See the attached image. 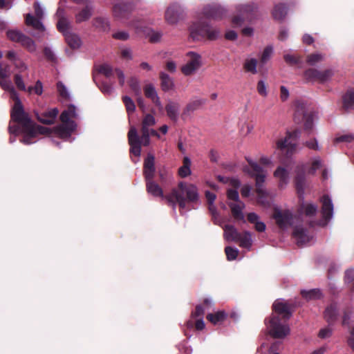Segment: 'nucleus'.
Wrapping results in <instances>:
<instances>
[{
    "mask_svg": "<svg viewBox=\"0 0 354 354\" xmlns=\"http://www.w3.org/2000/svg\"><path fill=\"white\" fill-rule=\"evenodd\" d=\"M58 113V109L57 108H53L41 113H37V118L39 121L44 124H51L54 123Z\"/></svg>",
    "mask_w": 354,
    "mask_h": 354,
    "instance_id": "nucleus-29",
    "label": "nucleus"
},
{
    "mask_svg": "<svg viewBox=\"0 0 354 354\" xmlns=\"http://www.w3.org/2000/svg\"><path fill=\"white\" fill-rule=\"evenodd\" d=\"M306 166L304 164L297 165L295 173V186L299 201L301 202L300 209L307 216H315L317 212V206L313 203H304V189L306 186L305 173Z\"/></svg>",
    "mask_w": 354,
    "mask_h": 354,
    "instance_id": "nucleus-7",
    "label": "nucleus"
},
{
    "mask_svg": "<svg viewBox=\"0 0 354 354\" xmlns=\"http://www.w3.org/2000/svg\"><path fill=\"white\" fill-rule=\"evenodd\" d=\"M257 90L258 93L262 97H266L268 95L267 85L264 80H261L258 82Z\"/></svg>",
    "mask_w": 354,
    "mask_h": 354,
    "instance_id": "nucleus-59",
    "label": "nucleus"
},
{
    "mask_svg": "<svg viewBox=\"0 0 354 354\" xmlns=\"http://www.w3.org/2000/svg\"><path fill=\"white\" fill-rule=\"evenodd\" d=\"M154 156L152 154H148L144 162V176L145 180L153 178L155 175Z\"/></svg>",
    "mask_w": 354,
    "mask_h": 354,
    "instance_id": "nucleus-28",
    "label": "nucleus"
},
{
    "mask_svg": "<svg viewBox=\"0 0 354 354\" xmlns=\"http://www.w3.org/2000/svg\"><path fill=\"white\" fill-rule=\"evenodd\" d=\"M335 74L333 68H327L324 71H320V83H324L329 81Z\"/></svg>",
    "mask_w": 354,
    "mask_h": 354,
    "instance_id": "nucleus-53",
    "label": "nucleus"
},
{
    "mask_svg": "<svg viewBox=\"0 0 354 354\" xmlns=\"http://www.w3.org/2000/svg\"><path fill=\"white\" fill-rule=\"evenodd\" d=\"M343 107L346 111L354 109V88L348 90L342 97Z\"/></svg>",
    "mask_w": 354,
    "mask_h": 354,
    "instance_id": "nucleus-36",
    "label": "nucleus"
},
{
    "mask_svg": "<svg viewBox=\"0 0 354 354\" xmlns=\"http://www.w3.org/2000/svg\"><path fill=\"white\" fill-rule=\"evenodd\" d=\"M185 6L178 2H173L167 8L165 12V21L169 25H176L183 18Z\"/></svg>",
    "mask_w": 354,
    "mask_h": 354,
    "instance_id": "nucleus-15",
    "label": "nucleus"
},
{
    "mask_svg": "<svg viewBox=\"0 0 354 354\" xmlns=\"http://www.w3.org/2000/svg\"><path fill=\"white\" fill-rule=\"evenodd\" d=\"M204 313H205V312H204V308H203V306L201 305L197 306L196 307L195 310L194 312H192V319L187 322V324H186L187 327L188 328H192L194 326V324L192 319H194V318L198 319L201 317L203 318Z\"/></svg>",
    "mask_w": 354,
    "mask_h": 354,
    "instance_id": "nucleus-49",
    "label": "nucleus"
},
{
    "mask_svg": "<svg viewBox=\"0 0 354 354\" xmlns=\"http://www.w3.org/2000/svg\"><path fill=\"white\" fill-rule=\"evenodd\" d=\"M165 111L168 118L173 122H176L179 118L180 104L177 102L169 100L165 106Z\"/></svg>",
    "mask_w": 354,
    "mask_h": 354,
    "instance_id": "nucleus-27",
    "label": "nucleus"
},
{
    "mask_svg": "<svg viewBox=\"0 0 354 354\" xmlns=\"http://www.w3.org/2000/svg\"><path fill=\"white\" fill-rule=\"evenodd\" d=\"M226 317L227 313L224 311H217L215 313H209L207 315V319L214 325L222 323Z\"/></svg>",
    "mask_w": 354,
    "mask_h": 354,
    "instance_id": "nucleus-40",
    "label": "nucleus"
},
{
    "mask_svg": "<svg viewBox=\"0 0 354 354\" xmlns=\"http://www.w3.org/2000/svg\"><path fill=\"white\" fill-rule=\"evenodd\" d=\"M191 160L189 157L185 156L183 158V165L179 168L178 174L182 178H185L191 174Z\"/></svg>",
    "mask_w": 354,
    "mask_h": 354,
    "instance_id": "nucleus-43",
    "label": "nucleus"
},
{
    "mask_svg": "<svg viewBox=\"0 0 354 354\" xmlns=\"http://www.w3.org/2000/svg\"><path fill=\"white\" fill-rule=\"evenodd\" d=\"M93 26L102 31H109L110 30V23L106 17H96L93 19Z\"/></svg>",
    "mask_w": 354,
    "mask_h": 354,
    "instance_id": "nucleus-42",
    "label": "nucleus"
},
{
    "mask_svg": "<svg viewBox=\"0 0 354 354\" xmlns=\"http://www.w3.org/2000/svg\"><path fill=\"white\" fill-rule=\"evenodd\" d=\"M57 90L59 96L62 99L68 101L71 100L72 97L68 91V88L65 86V84L62 82H58L57 83Z\"/></svg>",
    "mask_w": 354,
    "mask_h": 354,
    "instance_id": "nucleus-46",
    "label": "nucleus"
},
{
    "mask_svg": "<svg viewBox=\"0 0 354 354\" xmlns=\"http://www.w3.org/2000/svg\"><path fill=\"white\" fill-rule=\"evenodd\" d=\"M247 161L250 166L251 170H249L247 168L244 170L245 171L248 172L251 176L255 177L256 192L258 194V201L262 205H266L267 203L266 196L268 193L263 186V183L267 176V171L251 158H247Z\"/></svg>",
    "mask_w": 354,
    "mask_h": 354,
    "instance_id": "nucleus-8",
    "label": "nucleus"
},
{
    "mask_svg": "<svg viewBox=\"0 0 354 354\" xmlns=\"http://www.w3.org/2000/svg\"><path fill=\"white\" fill-rule=\"evenodd\" d=\"M300 136L301 132L299 130H295L292 132L288 131L284 138H281L277 142V149L281 151V153H286L287 157L291 156L296 150Z\"/></svg>",
    "mask_w": 354,
    "mask_h": 354,
    "instance_id": "nucleus-13",
    "label": "nucleus"
},
{
    "mask_svg": "<svg viewBox=\"0 0 354 354\" xmlns=\"http://www.w3.org/2000/svg\"><path fill=\"white\" fill-rule=\"evenodd\" d=\"M239 245L242 248L250 249L252 244V234L250 232H245L243 234H240Z\"/></svg>",
    "mask_w": 354,
    "mask_h": 354,
    "instance_id": "nucleus-45",
    "label": "nucleus"
},
{
    "mask_svg": "<svg viewBox=\"0 0 354 354\" xmlns=\"http://www.w3.org/2000/svg\"><path fill=\"white\" fill-rule=\"evenodd\" d=\"M56 17L58 19L57 27L65 37L68 45L72 48H78L81 46V39L79 36L70 31L71 25L68 19L64 15V10L59 7L56 12Z\"/></svg>",
    "mask_w": 354,
    "mask_h": 354,
    "instance_id": "nucleus-10",
    "label": "nucleus"
},
{
    "mask_svg": "<svg viewBox=\"0 0 354 354\" xmlns=\"http://www.w3.org/2000/svg\"><path fill=\"white\" fill-rule=\"evenodd\" d=\"M6 58L14 64L16 62L19 61L20 57L14 50H8L6 53Z\"/></svg>",
    "mask_w": 354,
    "mask_h": 354,
    "instance_id": "nucleus-63",
    "label": "nucleus"
},
{
    "mask_svg": "<svg viewBox=\"0 0 354 354\" xmlns=\"http://www.w3.org/2000/svg\"><path fill=\"white\" fill-rule=\"evenodd\" d=\"M228 205L231 209L232 216L234 218L245 222L244 214L243 213V210L245 208V204L243 202H230Z\"/></svg>",
    "mask_w": 354,
    "mask_h": 354,
    "instance_id": "nucleus-31",
    "label": "nucleus"
},
{
    "mask_svg": "<svg viewBox=\"0 0 354 354\" xmlns=\"http://www.w3.org/2000/svg\"><path fill=\"white\" fill-rule=\"evenodd\" d=\"M8 130L9 133L11 134L9 141L10 143H13L16 140V136L21 132V129H20L17 125H12L10 124Z\"/></svg>",
    "mask_w": 354,
    "mask_h": 354,
    "instance_id": "nucleus-57",
    "label": "nucleus"
},
{
    "mask_svg": "<svg viewBox=\"0 0 354 354\" xmlns=\"http://www.w3.org/2000/svg\"><path fill=\"white\" fill-rule=\"evenodd\" d=\"M273 51L274 50L272 46H268L265 48L260 58L261 64H265L270 60L273 54Z\"/></svg>",
    "mask_w": 354,
    "mask_h": 354,
    "instance_id": "nucleus-50",
    "label": "nucleus"
},
{
    "mask_svg": "<svg viewBox=\"0 0 354 354\" xmlns=\"http://www.w3.org/2000/svg\"><path fill=\"white\" fill-rule=\"evenodd\" d=\"M193 21L189 28L190 37L194 41H202L208 39L210 41L217 39L220 36V30L218 28L212 26L209 23L200 19Z\"/></svg>",
    "mask_w": 354,
    "mask_h": 354,
    "instance_id": "nucleus-6",
    "label": "nucleus"
},
{
    "mask_svg": "<svg viewBox=\"0 0 354 354\" xmlns=\"http://www.w3.org/2000/svg\"><path fill=\"white\" fill-rule=\"evenodd\" d=\"M35 14L28 13L25 17V24L28 27L32 28L37 33H32L35 37L44 36L46 28L43 24L45 17V9L39 1L34 3Z\"/></svg>",
    "mask_w": 354,
    "mask_h": 354,
    "instance_id": "nucleus-9",
    "label": "nucleus"
},
{
    "mask_svg": "<svg viewBox=\"0 0 354 354\" xmlns=\"http://www.w3.org/2000/svg\"><path fill=\"white\" fill-rule=\"evenodd\" d=\"M187 63L181 67V71L185 76L194 74L202 66V57L194 51L186 53Z\"/></svg>",
    "mask_w": 354,
    "mask_h": 354,
    "instance_id": "nucleus-14",
    "label": "nucleus"
},
{
    "mask_svg": "<svg viewBox=\"0 0 354 354\" xmlns=\"http://www.w3.org/2000/svg\"><path fill=\"white\" fill-rule=\"evenodd\" d=\"M15 83L17 86V87L21 90V91H26V87L24 82L22 75L19 73H17L14 77Z\"/></svg>",
    "mask_w": 354,
    "mask_h": 354,
    "instance_id": "nucleus-62",
    "label": "nucleus"
},
{
    "mask_svg": "<svg viewBox=\"0 0 354 354\" xmlns=\"http://www.w3.org/2000/svg\"><path fill=\"white\" fill-rule=\"evenodd\" d=\"M10 97L15 101L11 111V119L21 126L24 134L21 142L25 145H30L36 142L35 138L39 134H46L49 129L39 125H35L28 115L24 111L19 94L17 91L9 93Z\"/></svg>",
    "mask_w": 354,
    "mask_h": 354,
    "instance_id": "nucleus-1",
    "label": "nucleus"
},
{
    "mask_svg": "<svg viewBox=\"0 0 354 354\" xmlns=\"http://www.w3.org/2000/svg\"><path fill=\"white\" fill-rule=\"evenodd\" d=\"M274 176L279 180V186L281 188L285 187L289 183L290 173L283 167H279L275 170Z\"/></svg>",
    "mask_w": 354,
    "mask_h": 354,
    "instance_id": "nucleus-30",
    "label": "nucleus"
},
{
    "mask_svg": "<svg viewBox=\"0 0 354 354\" xmlns=\"http://www.w3.org/2000/svg\"><path fill=\"white\" fill-rule=\"evenodd\" d=\"M144 92L145 96L152 101L158 107V110L162 111L163 106L160 100L155 86L152 84H148L145 86Z\"/></svg>",
    "mask_w": 354,
    "mask_h": 354,
    "instance_id": "nucleus-24",
    "label": "nucleus"
},
{
    "mask_svg": "<svg viewBox=\"0 0 354 354\" xmlns=\"http://www.w3.org/2000/svg\"><path fill=\"white\" fill-rule=\"evenodd\" d=\"M296 114L303 116L304 131L308 135L312 133L315 127V121L318 119L317 113L310 109L306 102L298 101L296 105Z\"/></svg>",
    "mask_w": 354,
    "mask_h": 354,
    "instance_id": "nucleus-11",
    "label": "nucleus"
},
{
    "mask_svg": "<svg viewBox=\"0 0 354 354\" xmlns=\"http://www.w3.org/2000/svg\"><path fill=\"white\" fill-rule=\"evenodd\" d=\"M346 343L352 351L354 352V324L349 331V335L347 337Z\"/></svg>",
    "mask_w": 354,
    "mask_h": 354,
    "instance_id": "nucleus-64",
    "label": "nucleus"
},
{
    "mask_svg": "<svg viewBox=\"0 0 354 354\" xmlns=\"http://www.w3.org/2000/svg\"><path fill=\"white\" fill-rule=\"evenodd\" d=\"M237 15L234 16L232 22L234 26H241L244 21H251L254 19L257 6L254 2L238 4L235 7Z\"/></svg>",
    "mask_w": 354,
    "mask_h": 354,
    "instance_id": "nucleus-12",
    "label": "nucleus"
},
{
    "mask_svg": "<svg viewBox=\"0 0 354 354\" xmlns=\"http://www.w3.org/2000/svg\"><path fill=\"white\" fill-rule=\"evenodd\" d=\"M133 10L131 3H117L113 6V14L118 20L127 19Z\"/></svg>",
    "mask_w": 354,
    "mask_h": 354,
    "instance_id": "nucleus-22",
    "label": "nucleus"
},
{
    "mask_svg": "<svg viewBox=\"0 0 354 354\" xmlns=\"http://www.w3.org/2000/svg\"><path fill=\"white\" fill-rule=\"evenodd\" d=\"M322 203V218L319 221V225L324 226L333 217V203L331 198L328 195H324L320 198Z\"/></svg>",
    "mask_w": 354,
    "mask_h": 354,
    "instance_id": "nucleus-19",
    "label": "nucleus"
},
{
    "mask_svg": "<svg viewBox=\"0 0 354 354\" xmlns=\"http://www.w3.org/2000/svg\"><path fill=\"white\" fill-rule=\"evenodd\" d=\"M131 26L135 28L137 32H146L149 40L152 43L158 42L162 36V34L160 31H155L152 29L148 30L147 32L141 25L138 24L137 22H132Z\"/></svg>",
    "mask_w": 354,
    "mask_h": 354,
    "instance_id": "nucleus-25",
    "label": "nucleus"
},
{
    "mask_svg": "<svg viewBox=\"0 0 354 354\" xmlns=\"http://www.w3.org/2000/svg\"><path fill=\"white\" fill-rule=\"evenodd\" d=\"M301 294L306 300H313L319 299L322 293L319 289H311L309 290H303Z\"/></svg>",
    "mask_w": 354,
    "mask_h": 354,
    "instance_id": "nucleus-48",
    "label": "nucleus"
},
{
    "mask_svg": "<svg viewBox=\"0 0 354 354\" xmlns=\"http://www.w3.org/2000/svg\"><path fill=\"white\" fill-rule=\"evenodd\" d=\"M92 1L93 0H73V1L75 3L85 5V7L80 10L75 15V20L77 23H81L90 19L93 14V10Z\"/></svg>",
    "mask_w": 354,
    "mask_h": 354,
    "instance_id": "nucleus-21",
    "label": "nucleus"
},
{
    "mask_svg": "<svg viewBox=\"0 0 354 354\" xmlns=\"http://www.w3.org/2000/svg\"><path fill=\"white\" fill-rule=\"evenodd\" d=\"M28 91L29 93L34 92L35 94L38 95H41L43 93V85L40 80H37L34 86H29L28 88Z\"/></svg>",
    "mask_w": 354,
    "mask_h": 354,
    "instance_id": "nucleus-61",
    "label": "nucleus"
},
{
    "mask_svg": "<svg viewBox=\"0 0 354 354\" xmlns=\"http://www.w3.org/2000/svg\"><path fill=\"white\" fill-rule=\"evenodd\" d=\"M129 84L135 95L140 96L141 95V88L139 80L136 77H131L129 80Z\"/></svg>",
    "mask_w": 354,
    "mask_h": 354,
    "instance_id": "nucleus-52",
    "label": "nucleus"
},
{
    "mask_svg": "<svg viewBox=\"0 0 354 354\" xmlns=\"http://www.w3.org/2000/svg\"><path fill=\"white\" fill-rule=\"evenodd\" d=\"M283 59L290 65H300L302 64V57L297 54L285 53Z\"/></svg>",
    "mask_w": 354,
    "mask_h": 354,
    "instance_id": "nucleus-47",
    "label": "nucleus"
},
{
    "mask_svg": "<svg viewBox=\"0 0 354 354\" xmlns=\"http://www.w3.org/2000/svg\"><path fill=\"white\" fill-rule=\"evenodd\" d=\"M322 167V160L319 157H315L313 158L312 165L308 169V173L314 174L316 171Z\"/></svg>",
    "mask_w": 354,
    "mask_h": 354,
    "instance_id": "nucleus-60",
    "label": "nucleus"
},
{
    "mask_svg": "<svg viewBox=\"0 0 354 354\" xmlns=\"http://www.w3.org/2000/svg\"><path fill=\"white\" fill-rule=\"evenodd\" d=\"M338 306L336 303L330 304L324 311V319L329 325H333L338 319Z\"/></svg>",
    "mask_w": 354,
    "mask_h": 354,
    "instance_id": "nucleus-26",
    "label": "nucleus"
},
{
    "mask_svg": "<svg viewBox=\"0 0 354 354\" xmlns=\"http://www.w3.org/2000/svg\"><path fill=\"white\" fill-rule=\"evenodd\" d=\"M206 100L203 98H196L191 100L183 110V115H189L191 113L204 105Z\"/></svg>",
    "mask_w": 354,
    "mask_h": 354,
    "instance_id": "nucleus-33",
    "label": "nucleus"
},
{
    "mask_svg": "<svg viewBox=\"0 0 354 354\" xmlns=\"http://www.w3.org/2000/svg\"><path fill=\"white\" fill-rule=\"evenodd\" d=\"M281 342H274L270 346L266 343H263L260 348H258V352L261 354H280L278 351L279 349Z\"/></svg>",
    "mask_w": 354,
    "mask_h": 354,
    "instance_id": "nucleus-35",
    "label": "nucleus"
},
{
    "mask_svg": "<svg viewBox=\"0 0 354 354\" xmlns=\"http://www.w3.org/2000/svg\"><path fill=\"white\" fill-rule=\"evenodd\" d=\"M325 59V55L321 53L310 54L306 57V62L310 66H315Z\"/></svg>",
    "mask_w": 354,
    "mask_h": 354,
    "instance_id": "nucleus-44",
    "label": "nucleus"
},
{
    "mask_svg": "<svg viewBox=\"0 0 354 354\" xmlns=\"http://www.w3.org/2000/svg\"><path fill=\"white\" fill-rule=\"evenodd\" d=\"M161 81V88L165 92H167L173 89L174 86L173 79L166 73L161 72L160 73Z\"/></svg>",
    "mask_w": 354,
    "mask_h": 354,
    "instance_id": "nucleus-37",
    "label": "nucleus"
},
{
    "mask_svg": "<svg viewBox=\"0 0 354 354\" xmlns=\"http://www.w3.org/2000/svg\"><path fill=\"white\" fill-rule=\"evenodd\" d=\"M11 74L10 66L0 62V86L9 93L16 91L10 79Z\"/></svg>",
    "mask_w": 354,
    "mask_h": 354,
    "instance_id": "nucleus-20",
    "label": "nucleus"
},
{
    "mask_svg": "<svg viewBox=\"0 0 354 354\" xmlns=\"http://www.w3.org/2000/svg\"><path fill=\"white\" fill-rule=\"evenodd\" d=\"M78 118L77 108L73 104H69L60 115L62 124L54 128L55 133L64 140L69 139L71 134L76 130L77 124L75 120Z\"/></svg>",
    "mask_w": 354,
    "mask_h": 354,
    "instance_id": "nucleus-5",
    "label": "nucleus"
},
{
    "mask_svg": "<svg viewBox=\"0 0 354 354\" xmlns=\"http://www.w3.org/2000/svg\"><path fill=\"white\" fill-rule=\"evenodd\" d=\"M122 100L125 105L128 115H129L130 114L133 113L135 111L136 105L131 98L125 95L122 97Z\"/></svg>",
    "mask_w": 354,
    "mask_h": 354,
    "instance_id": "nucleus-56",
    "label": "nucleus"
},
{
    "mask_svg": "<svg viewBox=\"0 0 354 354\" xmlns=\"http://www.w3.org/2000/svg\"><path fill=\"white\" fill-rule=\"evenodd\" d=\"M257 64L258 61L256 58L248 57L243 63V68L245 72L254 75L257 73Z\"/></svg>",
    "mask_w": 354,
    "mask_h": 354,
    "instance_id": "nucleus-39",
    "label": "nucleus"
},
{
    "mask_svg": "<svg viewBox=\"0 0 354 354\" xmlns=\"http://www.w3.org/2000/svg\"><path fill=\"white\" fill-rule=\"evenodd\" d=\"M274 313L269 321L265 320L269 334L277 339L286 337L290 333L286 322L291 317L292 312L288 302L283 299H277L272 305Z\"/></svg>",
    "mask_w": 354,
    "mask_h": 354,
    "instance_id": "nucleus-2",
    "label": "nucleus"
},
{
    "mask_svg": "<svg viewBox=\"0 0 354 354\" xmlns=\"http://www.w3.org/2000/svg\"><path fill=\"white\" fill-rule=\"evenodd\" d=\"M98 73L104 75L107 78H111L113 74L111 66L107 64H103L97 66Z\"/></svg>",
    "mask_w": 354,
    "mask_h": 354,
    "instance_id": "nucleus-51",
    "label": "nucleus"
},
{
    "mask_svg": "<svg viewBox=\"0 0 354 354\" xmlns=\"http://www.w3.org/2000/svg\"><path fill=\"white\" fill-rule=\"evenodd\" d=\"M225 252L226 254L227 259L228 261H233L236 259L239 251L236 248L227 246L225 248Z\"/></svg>",
    "mask_w": 354,
    "mask_h": 354,
    "instance_id": "nucleus-55",
    "label": "nucleus"
},
{
    "mask_svg": "<svg viewBox=\"0 0 354 354\" xmlns=\"http://www.w3.org/2000/svg\"><path fill=\"white\" fill-rule=\"evenodd\" d=\"M288 7L284 3L275 5L272 10V16L274 19L282 20L287 15Z\"/></svg>",
    "mask_w": 354,
    "mask_h": 354,
    "instance_id": "nucleus-38",
    "label": "nucleus"
},
{
    "mask_svg": "<svg viewBox=\"0 0 354 354\" xmlns=\"http://www.w3.org/2000/svg\"><path fill=\"white\" fill-rule=\"evenodd\" d=\"M168 203L172 206L175 210L178 204L181 209H185L187 202L192 203L195 205L200 204L199 193L196 185L180 182L177 188H174L171 192L165 196Z\"/></svg>",
    "mask_w": 354,
    "mask_h": 354,
    "instance_id": "nucleus-3",
    "label": "nucleus"
},
{
    "mask_svg": "<svg viewBox=\"0 0 354 354\" xmlns=\"http://www.w3.org/2000/svg\"><path fill=\"white\" fill-rule=\"evenodd\" d=\"M227 12L225 7L218 3H211L205 5L201 12L198 14L203 15L207 19H222Z\"/></svg>",
    "mask_w": 354,
    "mask_h": 354,
    "instance_id": "nucleus-18",
    "label": "nucleus"
},
{
    "mask_svg": "<svg viewBox=\"0 0 354 354\" xmlns=\"http://www.w3.org/2000/svg\"><path fill=\"white\" fill-rule=\"evenodd\" d=\"M146 189L148 194L154 197L163 198V191L158 183L153 180V178L146 180Z\"/></svg>",
    "mask_w": 354,
    "mask_h": 354,
    "instance_id": "nucleus-32",
    "label": "nucleus"
},
{
    "mask_svg": "<svg viewBox=\"0 0 354 354\" xmlns=\"http://www.w3.org/2000/svg\"><path fill=\"white\" fill-rule=\"evenodd\" d=\"M7 37L12 41L21 44L30 53L36 51L37 46L35 41L29 37L23 34L20 30H9L7 31Z\"/></svg>",
    "mask_w": 354,
    "mask_h": 354,
    "instance_id": "nucleus-16",
    "label": "nucleus"
},
{
    "mask_svg": "<svg viewBox=\"0 0 354 354\" xmlns=\"http://www.w3.org/2000/svg\"><path fill=\"white\" fill-rule=\"evenodd\" d=\"M224 230V239L227 241H238L239 239H240V233L237 231V230L231 225H225L223 227Z\"/></svg>",
    "mask_w": 354,
    "mask_h": 354,
    "instance_id": "nucleus-34",
    "label": "nucleus"
},
{
    "mask_svg": "<svg viewBox=\"0 0 354 354\" xmlns=\"http://www.w3.org/2000/svg\"><path fill=\"white\" fill-rule=\"evenodd\" d=\"M273 218L279 227L283 230L292 226L295 221L299 218L297 216H294L290 210L282 211L279 209H275Z\"/></svg>",
    "mask_w": 354,
    "mask_h": 354,
    "instance_id": "nucleus-17",
    "label": "nucleus"
},
{
    "mask_svg": "<svg viewBox=\"0 0 354 354\" xmlns=\"http://www.w3.org/2000/svg\"><path fill=\"white\" fill-rule=\"evenodd\" d=\"M353 314V310L351 308H347L344 310L343 317H342V322L343 326H348L350 324Z\"/></svg>",
    "mask_w": 354,
    "mask_h": 354,
    "instance_id": "nucleus-58",
    "label": "nucleus"
},
{
    "mask_svg": "<svg viewBox=\"0 0 354 354\" xmlns=\"http://www.w3.org/2000/svg\"><path fill=\"white\" fill-rule=\"evenodd\" d=\"M304 79L307 82H320V71L315 68H309L304 73Z\"/></svg>",
    "mask_w": 354,
    "mask_h": 354,
    "instance_id": "nucleus-41",
    "label": "nucleus"
},
{
    "mask_svg": "<svg viewBox=\"0 0 354 354\" xmlns=\"http://www.w3.org/2000/svg\"><path fill=\"white\" fill-rule=\"evenodd\" d=\"M293 236L299 246H304L313 239V236L309 234L307 230L299 225L295 227Z\"/></svg>",
    "mask_w": 354,
    "mask_h": 354,
    "instance_id": "nucleus-23",
    "label": "nucleus"
},
{
    "mask_svg": "<svg viewBox=\"0 0 354 354\" xmlns=\"http://www.w3.org/2000/svg\"><path fill=\"white\" fill-rule=\"evenodd\" d=\"M156 124L155 118L151 114H147L144 117L142 122V136H138L136 128L131 126L128 132V141L130 145V153L134 155L137 159H133L136 163L139 160L141 154V145L148 146L150 144L149 139V127Z\"/></svg>",
    "mask_w": 354,
    "mask_h": 354,
    "instance_id": "nucleus-4",
    "label": "nucleus"
},
{
    "mask_svg": "<svg viewBox=\"0 0 354 354\" xmlns=\"http://www.w3.org/2000/svg\"><path fill=\"white\" fill-rule=\"evenodd\" d=\"M97 86L102 93L106 95H111L114 91L113 86L106 82H102L97 84Z\"/></svg>",
    "mask_w": 354,
    "mask_h": 354,
    "instance_id": "nucleus-54",
    "label": "nucleus"
}]
</instances>
